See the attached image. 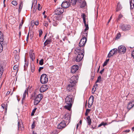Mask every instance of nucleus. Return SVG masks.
Segmentation results:
<instances>
[{
	"label": "nucleus",
	"mask_w": 134,
	"mask_h": 134,
	"mask_svg": "<svg viewBox=\"0 0 134 134\" xmlns=\"http://www.w3.org/2000/svg\"><path fill=\"white\" fill-rule=\"evenodd\" d=\"M68 20L70 23L72 22L73 21V18L72 17L68 16L67 17Z\"/></svg>",
	"instance_id": "31"
},
{
	"label": "nucleus",
	"mask_w": 134,
	"mask_h": 134,
	"mask_svg": "<svg viewBox=\"0 0 134 134\" xmlns=\"http://www.w3.org/2000/svg\"><path fill=\"white\" fill-rule=\"evenodd\" d=\"M28 88H27L25 90L24 93H23V97L22 98L23 100H24L26 97V95H28Z\"/></svg>",
	"instance_id": "24"
},
{
	"label": "nucleus",
	"mask_w": 134,
	"mask_h": 134,
	"mask_svg": "<svg viewBox=\"0 0 134 134\" xmlns=\"http://www.w3.org/2000/svg\"><path fill=\"white\" fill-rule=\"evenodd\" d=\"M104 69L103 68L100 71V73L101 74H102L104 72Z\"/></svg>",
	"instance_id": "54"
},
{
	"label": "nucleus",
	"mask_w": 134,
	"mask_h": 134,
	"mask_svg": "<svg viewBox=\"0 0 134 134\" xmlns=\"http://www.w3.org/2000/svg\"><path fill=\"white\" fill-rule=\"evenodd\" d=\"M20 122H18V129H19L20 126Z\"/></svg>",
	"instance_id": "60"
},
{
	"label": "nucleus",
	"mask_w": 134,
	"mask_h": 134,
	"mask_svg": "<svg viewBox=\"0 0 134 134\" xmlns=\"http://www.w3.org/2000/svg\"><path fill=\"white\" fill-rule=\"evenodd\" d=\"M29 32L28 34V35L27 37V40L29 39Z\"/></svg>",
	"instance_id": "64"
},
{
	"label": "nucleus",
	"mask_w": 134,
	"mask_h": 134,
	"mask_svg": "<svg viewBox=\"0 0 134 134\" xmlns=\"http://www.w3.org/2000/svg\"><path fill=\"white\" fill-rule=\"evenodd\" d=\"M39 36L40 37L42 35L43 33L42 30H39Z\"/></svg>",
	"instance_id": "46"
},
{
	"label": "nucleus",
	"mask_w": 134,
	"mask_h": 134,
	"mask_svg": "<svg viewBox=\"0 0 134 134\" xmlns=\"http://www.w3.org/2000/svg\"><path fill=\"white\" fill-rule=\"evenodd\" d=\"M52 23L53 25L55 26H57L59 23V22L55 19L54 18L52 21Z\"/></svg>",
	"instance_id": "26"
},
{
	"label": "nucleus",
	"mask_w": 134,
	"mask_h": 134,
	"mask_svg": "<svg viewBox=\"0 0 134 134\" xmlns=\"http://www.w3.org/2000/svg\"><path fill=\"white\" fill-rule=\"evenodd\" d=\"M36 9H35V8H34V9L33 10V13H35V12H36Z\"/></svg>",
	"instance_id": "59"
},
{
	"label": "nucleus",
	"mask_w": 134,
	"mask_h": 134,
	"mask_svg": "<svg viewBox=\"0 0 134 134\" xmlns=\"http://www.w3.org/2000/svg\"><path fill=\"white\" fill-rule=\"evenodd\" d=\"M23 2L22 1H21L20 2V3L19 4V7L18 10L19 12H20L21 10V9L23 7Z\"/></svg>",
	"instance_id": "27"
},
{
	"label": "nucleus",
	"mask_w": 134,
	"mask_h": 134,
	"mask_svg": "<svg viewBox=\"0 0 134 134\" xmlns=\"http://www.w3.org/2000/svg\"><path fill=\"white\" fill-rule=\"evenodd\" d=\"M40 4H38V9L39 10H41V8H40Z\"/></svg>",
	"instance_id": "47"
},
{
	"label": "nucleus",
	"mask_w": 134,
	"mask_h": 134,
	"mask_svg": "<svg viewBox=\"0 0 134 134\" xmlns=\"http://www.w3.org/2000/svg\"><path fill=\"white\" fill-rule=\"evenodd\" d=\"M14 57H15V59L16 61L19 59V57L18 55L16 54L15 55Z\"/></svg>",
	"instance_id": "44"
},
{
	"label": "nucleus",
	"mask_w": 134,
	"mask_h": 134,
	"mask_svg": "<svg viewBox=\"0 0 134 134\" xmlns=\"http://www.w3.org/2000/svg\"><path fill=\"white\" fill-rule=\"evenodd\" d=\"M131 26L129 25H121V30L124 31H128L131 28Z\"/></svg>",
	"instance_id": "9"
},
{
	"label": "nucleus",
	"mask_w": 134,
	"mask_h": 134,
	"mask_svg": "<svg viewBox=\"0 0 134 134\" xmlns=\"http://www.w3.org/2000/svg\"><path fill=\"white\" fill-rule=\"evenodd\" d=\"M98 86L97 84H96L94 86V87L95 88V89L94 90V92L96 90V88Z\"/></svg>",
	"instance_id": "57"
},
{
	"label": "nucleus",
	"mask_w": 134,
	"mask_h": 134,
	"mask_svg": "<svg viewBox=\"0 0 134 134\" xmlns=\"http://www.w3.org/2000/svg\"><path fill=\"white\" fill-rule=\"evenodd\" d=\"M71 120V115L67 113L66 114L63 118V121L68 124L70 121Z\"/></svg>",
	"instance_id": "5"
},
{
	"label": "nucleus",
	"mask_w": 134,
	"mask_h": 134,
	"mask_svg": "<svg viewBox=\"0 0 134 134\" xmlns=\"http://www.w3.org/2000/svg\"><path fill=\"white\" fill-rule=\"evenodd\" d=\"M88 125H91L92 123L91 119L90 116H88L86 118Z\"/></svg>",
	"instance_id": "28"
},
{
	"label": "nucleus",
	"mask_w": 134,
	"mask_h": 134,
	"mask_svg": "<svg viewBox=\"0 0 134 134\" xmlns=\"http://www.w3.org/2000/svg\"><path fill=\"white\" fill-rule=\"evenodd\" d=\"M123 17V15L120 14H119V17H118V19H120L121 18H122Z\"/></svg>",
	"instance_id": "49"
},
{
	"label": "nucleus",
	"mask_w": 134,
	"mask_h": 134,
	"mask_svg": "<svg viewBox=\"0 0 134 134\" xmlns=\"http://www.w3.org/2000/svg\"><path fill=\"white\" fill-rule=\"evenodd\" d=\"M23 23V20L22 21V22L20 23V26H19V27H21L22 26V25Z\"/></svg>",
	"instance_id": "50"
},
{
	"label": "nucleus",
	"mask_w": 134,
	"mask_h": 134,
	"mask_svg": "<svg viewBox=\"0 0 134 134\" xmlns=\"http://www.w3.org/2000/svg\"><path fill=\"white\" fill-rule=\"evenodd\" d=\"M84 54H79L76 58V62H79L81 60L83 59Z\"/></svg>",
	"instance_id": "13"
},
{
	"label": "nucleus",
	"mask_w": 134,
	"mask_h": 134,
	"mask_svg": "<svg viewBox=\"0 0 134 134\" xmlns=\"http://www.w3.org/2000/svg\"><path fill=\"white\" fill-rule=\"evenodd\" d=\"M74 85L71 84L70 83L69 84L67 87V89L69 91H71L72 90L73 87Z\"/></svg>",
	"instance_id": "25"
},
{
	"label": "nucleus",
	"mask_w": 134,
	"mask_h": 134,
	"mask_svg": "<svg viewBox=\"0 0 134 134\" xmlns=\"http://www.w3.org/2000/svg\"><path fill=\"white\" fill-rule=\"evenodd\" d=\"M107 125V123H106V122L104 123V122H102L100 124L98 125V127H101V126H102V125L105 126V125Z\"/></svg>",
	"instance_id": "33"
},
{
	"label": "nucleus",
	"mask_w": 134,
	"mask_h": 134,
	"mask_svg": "<svg viewBox=\"0 0 134 134\" xmlns=\"http://www.w3.org/2000/svg\"><path fill=\"white\" fill-rule=\"evenodd\" d=\"M43 69V67H40L38 69V71L39 72H40L41 70Z\"/></svg>",
	"instance_id": "51"
},
{
	"label": "nucleus",
	"mask_w": 134,
	"mask_h": 134,
	"mask_svg": "<svg viewBox=\"0 0 134 134\" xmlns=\"http://www.w3.org/2000/svg\"><path fill=\"white\" fill-rule=\"evenodd\" d=\"M30 57V58L32 59V61H34L35 59V54L33 51L31 50L29 52Z\"/></svg>",
	"instance_id": "17"
},
{
	"label": "nucleus",
	"mask_w": 134,
	"mask_h": 134,
	"mask_svg": "<svg viewBox=\"0 0 134 134\" xmlns=\"http://www.w3.org/2000/svg\"><path fill=\"white\" fill-rule=\"evenodd\" d=\"M12 3L14 6H16L17 5L18 3L16 1H13L12 2Z\"/></svg>",
	"instance_id": "36"
},
{
	"label": "nucleus",
	"mask_w": 134,
	"mask_h": 134,
	"mask_svg": "<svg viewBox=\"0 0 134 134\" xmlns=\"http://www.w3.org/2000/svg\"><path fill=\"white\" fill-rule=\"evenodd\" d=\"M112 16H111L110 17V18L109 19V20L108 22V23L110 21V20H111V19H112Z\"/></svg>",
	"instance_id": "61"
},
{
	"label": "nucleus",
	"mask_w": 134,
	"mask_h": 134,
	"mask_svg": "<svg viewBox=\"0 0 134 134\" xmlns=\"http://www.w3.org/2000/svg\"><path fill=\"white\" fill-rule=\"evenodd\" d=\"M70 4L68 2L64 1L61 4L62 7L64 8H67L69 7L70 5Z\"/></svg>",
	"instance_id": "15"
},
{
	"label": "nucleus",
	"mask_w": 134,
	"mask_h": 134,
	"mask_svg": "<svg viewBox=\"0 0 134 134\" xmlns=\"http://www.w3.org/2000/svg\"><path fill=\"white\" fill-rule=\"evenodd\" d=\"M36 109H37V108H35L32 110V113H31V116H33V115H34V114L35 113V111L36 110Z\"/></svg>",
	"instance_id": "39"
},
{
	"label": "nucleus",
	"mask_w": 134,
	"mask_h": 134,
	"mask_svg": "<svg viewBox=\"0 0 134 134\" xmlns=\"http://www.w3.org/2000/svg\"><path fill=\"white\" fill-rule=\"evenodd\" d=\"M31 71L32 72H33L35 71V67L34 65H31Z\"/></svg>",
	"instance_id": "38"
},
{
	"label": "nucleus",
	"mask_w": 134,
	"mask_h": 134,
	"mask_svg": "<svg viewBox=\"0 0 134 134\" xmlns=\"http://www.w3.org/2000/svg\"><path fill=\"white\" fill-rule=\"evenodd\" d=\"M3 72H0V78L1 77V76L3 74Z\"/></svg>",
	"instance_id": "62"
},
{
	"label": "nucleus",
	"mask_w": 134,
	"mask_h": 134,
	"mask_svg": "<svg viewBox=\"0 0 134 134\" xmlns=\"http://www.w3.org/2000/svg\"><path fill=\"white\" fill-rule=\"evenodd\" d=\"M74 53L76 54H84V48L80 46L77 47L75 49Z\"/></svg>",
	"instance_id": "3"
},
{
	"label": "nucleus",
	"mask_w": 134,
	"mask_h": 134,
	"mask_svg": "<svg viewBox=\"0 0 134 134\" xmlns=\"http://www.w3.org/2000/svg\"><path fill=\"white\" fill-rule=\"evenodd\" d=\"M87 41V39L86 38H82L81 40L79 43V46L82 47H84Z\"/></svg>",
	"instance_id": "11"
},
{
	"label": "nucleus",
	"mask_w": 134,
	"mask_h": 134,
	"mask_svg": "<svg viewBox=\"0 0 134 134\" xmlns=\"http://www.w3.org/2000/svg\"><path fill=\"white\" fill-rule=\"evenodd\" d=\"M101 81V77L100 76H99L98 77L97 79L96 82V83H97V82H100Z\"/></svg>",
	"instance_id": "35"
},
{
	"label": "nucleus",
	"mask_w": 134,
	"mask_h": 134,
	"mask_svg": "<svg viewBox=\"0 0 134 134\" xmlns=\"http://www.w3.org/2000/svg\"><path fill=\"white\" fill-rule=\"evenodd\" d=\"M87 30L85 31V30L83 31H82L81 33V34L82 35V38H86L87 36L88 31H87Z\"/></svg>",
	"instance_id": "23"
},
{
	"label": "nucleus",
	"mask_w": 134,
	"mask_h": 134,
	"mask_svg": "<svg viewBox=\"0 0 134 134\" xmlns=\"http://www.w3.org/2000/svg\"><path fill=\"white\" fill-rule=\"evenodd\" d=\"M78 77L76 76H73L70 79V83L71 84H72L74 85L76 83Z\"/></svg>",
	"instance_id": "10"
},
{
	"label": "nucleus",
	"mask_w": 134,
	"mask_h": 134,
	"mask_svg": "<svg viewBox=\"0 0 134 134\" xmlns=\"http://www.w3.org/2000/svg\"><path fill=\"white\" fill-rule=\"evenodd\" d=\"M118 49L116 48H114L111 50L108 53V57L110 58L114 55L116 54Z\"/></svg>",
	"instance_id": "7"
},
{
	"label": "nucleus",
	"mask_w": 134,
	"mask_h": 134,
	"mask_svg": "<svg viewBox=\"0 0 134 134\" xmlns=\"http://www.w3.org/2000/svg\"><path fill=\"white\" fill-rule=\"evenodd\" d=\"M107 62H105L104 63L103 65V67L105 66H106L107 65Z\"/></svg>",
	"instance_id": "55"
},
{
	"label": "nucleus",
	"mask_w": 134,
	"mask_h": 134,
	"mask_svg": "<svg viewBox=\"0 0 134 134\" xmlns=\"http://www.w3.org/2000/svg\"><path fill=\"white\" fill-rule=\"evenodd\" d=\"M130 7H131L132 5L134 7V0H131L130 1Z\"/></svg>",
	"instance_id": "34"
},
{
	"label": "nucleus",
	"mask_w": 134,
	"mask_h": 134,
	"mask_svg": "<svg viewBox=\"0 0 134 134\" xmlns=\"http://www.w3.org/2000/svg\"><path fill=\"white\" fill-rule=\"evenodd\" d=\"M126 48L125 46L121 45L119 47L117 51L120 53L124 54L126 52Z\"/></svg>",
	"instance_id": "6"
},
{
	"label": "nucleus",
	"mask_w": 134,
	"mask_h": 134,
	"mask_svg": "<svg viewBox=\"0 0 134 134\" xmlns=\"http://www.w3.org/2000/svg\"><path fill=\"white\" fill-rule=\"evenodd\" d=\"M132 56L134 59V51H133L132 53Z\"/></svg>",
	"instance_id": "56"
},
{
	"label": "nucleus",
	"mask_w": 134,
	"mask_h": 134,
	"mask_svg": "<svg viewBox=\"0 0 134 134\" xmlns=\"http://www.w3.org/2000/svg\"><path fill=\"white\" fill-rule=\"evenodd\" d=\"M92 105H91V104H88V107L89 108H90L91 107V106Z\"/></svg>",
	"instance_id": "58"
},
{
	"label": "nucleus",
	"mask_w": 134,
	"mask_h": 134,
	"mask_svg": "<svg viewBox=\"0 0 134 134\" xmlns=\"http://www.w3.org/2000/svg\"><path fill=\"white\" fill-rule=\"evenodd\" d=\"M13 69L14 72H16V73H17V72H18V66L17 65H15L13 67Z\"/></svg>",
	"instance_id": "29"
},
{
	"label": "nucleus",
	"mask_w": 134,
	"mask_h": 134,
	"mask_svg": "<svg viewBox=\"0 0 134 134\" xmlns=\"http://www.w3.org/2000/svg\"><path fill=\"white\" fill-rule=\"evenodd\" d=\"M48 88V87L46 85H42L40 89V92L42 93L47 90Z\"/></svg>",
	"instance_id": "16"
},
{
	"label": "nucleus",
	"mask_w": 134,
	"mask_h": 134,
	"mask_svg": "<svg viewBox=\"0 0 134 134\" xmlns=\"http://www.w3.org/2000/svg\"><path fill=\"white\" fill-rule=\"evenodd\" d=\"M94 99V97L93 96H91L90 97L88 101V104H90L91 105H92Z\"/></svg>",
	"instance_id": "22"
},
{
	"label": "nucleus",
	"mask_w": 134,
	"mask_h": 134,
	"mask_svg": "<svg viewBox=\"0 0 134 134\" xmlns=\"http://www.w3.org/2000/svg\"><path fill=\"white\" fill-rule=\"evenodd\" d=\"M5 104H1V106H2V107L3 109H4V108L5 107Z\"/></svg>",
	"instance_id": "53"
},
{
	"label": "nucleus",
	"mask_w": 134,
	"mask_h": 134,
	"mask_svg": "<svg viewBox=\"0 0 134 134\" xmlns=\"http://www.w3.org/2000/svg\"><path fill=\"white\" fill-rule=\"evenodd\" d=\"M43 24L46 27H47L48 26V24L47 21H44L43 23Z\"/></svg>",
	"instance_id": "40"
},
{
	"label": "nucleus",
	"mask_w": 134,
	"mask_h": 134,
	"mask_svg": "<svg viewBox=\"0 0 134 134\" xmlns=\"http://www.w3.org/2000/svg\"><path fill=\"white\" fill-rule=\"evenodd\" d=\"M134 106V101H132L130 102L128 104L127 108L130 110L131 108H132Z\"/></svg>",
	"instance_id": "20"
},
{
	"label": "nucleus",
	"mask_w": 134,
	"mask_h": 134,
	"mask_svg": "<svg viewBox=\"0 0 134 134\" xmlns=\"http://www.w3.org/2000/svg\"><path fill=\"white\" fill-rule=\"evenodd\" d=\"M48 81L47 76L45 74H42L40 77L41 83L42 84L46 83Z\"/></svg>",
	"instance_id": "4"
},
{
	"label": "nucleus",
	"mask_w": 134,
	"mask_h": 134,
	"mask_svg": "<svg viewBox=\"0 0 134 134\" xmlns=\"http://www.w3.org/2000/svg\"><path fill=\"white\" fill-rule=\"evenodd\" d=\"M43 59H41L39 63V64L41 65H42L43 64Z\"/></svg>",
	"instance_id": "41"
},
{
	"label": "nucleus",
	"mask_w": 134,
	"mask_h": 134,
	"mask_svg": "<svg viewBox=\"0 0 134 134\" xmlns=\"http://www.w3.org/2000/svg\"><path fill=\"white\" fill-rule=\"evenodd\" d=\"M121 36V34L120 33H118L117 35L116 38L117 39H119Z\"/></svg>",
	"instance_id": "43"
},
{
	"label": "nucleus",
	"mask_w": 134,
	"mask_h": 134,
	"mask_svg": "<svg viewBox=\"0 0 134 134\" xmlns=\"http://www.w3.org/2000/svg\"><path fill=\"white\" fill-rule=\"evenodd\" d=\"M42 98L43 95L42 94H40L38 95L34 100V105H37L40 102Z\"/></svg>",
	"instance_id": "2"
},
{
	"label": "nucleus",
	"mask_w": 134,
	"mask_h": 134,
	"mask_svg": "<svg viewBox=\"0 0 134 134\" xmlns=\"http://www.w3.org/2000/svg\"><path fill=\"white\" fill-rule=\"evenodd\" d=\"M86 3L85 2H83L81 5L80 7L81 8H83L86 6Z\"/></svg>",
	"instance_id": "37"
},
{
	"label": "nucleus",
	"mask_w": 134,
	"mask_h": 134,
	"mask_svg": "<svg viewBox=\"0 0 134 134\" xmlns=\"http://www.w3.org/2000/svg\"><path fill=\"white\" fill-rule=\"evenodd\" d=\"M52 42V39L51 37H50L49 38L47 39L45 42L44 43V46H46L48 44Z\"/></svg>",
	"instance_id": "21"
},
{
	"label": "nucleus",
	"mask_w": 134,
	"mask_h": 134,
	"mask_svg": "<svg viewBox=\"0 0 134 134\" xmlns=\"http://www.w3.org/2000/svg\"><path fill=\"white\" fill-rule=\"evenodd\" d=\"M3 48V47L1 43H0V53L2 52Z\"/></svg>",
	"instance_id": "42"
},
{
	"label": "nucleus",
	"mask_w": 134,
	"mask_h": 134,
	"mask_svg": "<svg viewBox=\"0 0 134 134\" xmlns=\"http://www.w3.org/2000/svg\"><path fill=\"white\" fill-rule=\"evenodd\" d=\"M79 67L78 65H75L73 66L71 68V72L73 73H75L76 72L77 70L78 69Z\"/></svg>",
	"instance_id": "18"
},
{
	"label": "nucleus",
	"mask_w": 134,
	"mask_h": 134,
	"mask_svg": "<svg viewBox=\"0 0 134 134\" xmlns=\"http://www.w3.org/2000/svg\"><path fill=\"white\" fill-rule=\"evenodd\" d=\"M57 15L55 16L54 18L56 20L60 21L61 20L63 17L62 15L56 14Z\"/></svg>",
	"instance_id": "19"
},
{
	"label": "nucleus",
	"mask_w": 134,
	"mask_h": 134,
	"mask_svg": "<svg viewBox=\"0 0 134 134\" xmlns=\"http://www.w3.org/2000/svg\"><path fill=\"white\" fill-rule=\"evenodd\" d=\"M90 109H86V111L87 112V113H88L90 112Z\"/></svg>",
	"instance_id": "63"
},
{
	"label": "nucleus",
	"mask_w": 134,
	"mask_h": 134,
	"mask_svg": "<svg viewBox=\"0 0 134 134\" xmlns=\"http://www.w3.org/2000/svg\"><path fill=\"white\" fill-rule=\"evenodd\" d=\"M121 7L120 4V2H119L117 4L116 8V11L117 12L119 11L121 9Z\"/></svg>",
	"instance_id": "30"
},
{
	"label": "nucleus",
	"mask_w": 134,
	"mask_h": 134,
	"mask_svg": "<svg viewBox=\"0 0 134 134\" xmlns=\"http://www.w3.org/2000/svg\"><path fill=\"white\" fill-rule=\"evenodd\" d=\"M35 126V122L34 121L31 125V128L32 129H34Z\"/></svg>",
	"instance_id": "45"
},
{
	"label": "nucleus",
	"mask_w": 134,
	"mask_h": 134,
	"mask_svg": "<svg viewBox=\"0 0 134 134\" xmlns=\"http://www.w3.org/2000/svg\"><path fill=\"white\" fill-rule=\"evenodd\" d=\"M65 102L66 105L64 106L65 109L69 110H70L73 103V97L72 95H69L67 96L65 98Z\"/></svg>",
	"instance_id": "1"
},
{
	"label": "nucleus",
	"mask_w": 134,
	"mask_h": 134,
	"mask_svg": "<svg viewBox=\"0 0 134 134\" xmlns=\"http://www.w3.org/2000/svg\"><path fill=\"white\" fill-rule=\"evenodd\" d=\"M39 22L38 21H36L35 23V24L36 25H38Z\"/></svg>",
	"instance_id": "48"
},
{
	"label": "nucleus",
	"mask_w": 134,
	"mask_h": 134,
	"mask_svg": "<svg viewBox=\"0 0 134 134\" xmlns=\"http://www.w3.org/2000/svg\"><path fill=\"white\" fill-rule=\"evenodd\" d=\"M3 72V68H2V66L0 67V72Z\"/></svg>",
	"instance_id": "52"
},
{
	"label": "nucleus",
	"mask_w": 134,
	"mask_h": 134,
	"mask_svg": "<svg viewBox=\"0 0 134 134\" xmlns=\"http://www.w3.org/2000/svg\"><path fill=\"white\" fill-rule=\"evenodd\" d=\"M81 16L83 19V23L85 24V26L86 27V28L85 29V31L88 30L89 27L88 24H86V15L85 14H83L81 15Z\"/></svg>",
	"instance_id": "12"
},
{
	"label": "nucleus",
	"mask_w": 134,
	"mask_h": 134,
	"mask_svg": "<svg viewBox=\"0 0 134 134\" xmlns=\"http://www.w3.org/2000/svg\"><path fill=\"white\" fill-rule=\"evenodd\" d=\"M66 124V123L64 121L61 122L58 125L57 128L59 129H63L65 127Z\"/></svg>",
	"instance_id": "14"
},
{
	"label": "nucleus",
	"mask_w": 134,
	"mask_h": 134,
	"mask_svg": "<svg viewBox=\"0 0 134 134\" xmlns=\"http://www.w3.org/2000/svg\"><path fill=\"white\" fill-rule=\"evenodd\" d=\"M64 12V8L61 7L58 8L55 11V14L62 15Z\"/></svg>",
	"instance_id": "8"
},
{
	"label": "nucleus",
	"mask_w": 134,
	"mask_h": 134,
	"mask_svg": "<svg viewBox=\"0 0 134 134\" xmlns=\"http://www.w3.org/2000/svg\"><path fill=\"white\" fill-rule=\"evenodd\" d=\"M3 34L0 31V42H2L3 40Z\"/></svg>",
	"instance_id": "32"
}]
</instances>
